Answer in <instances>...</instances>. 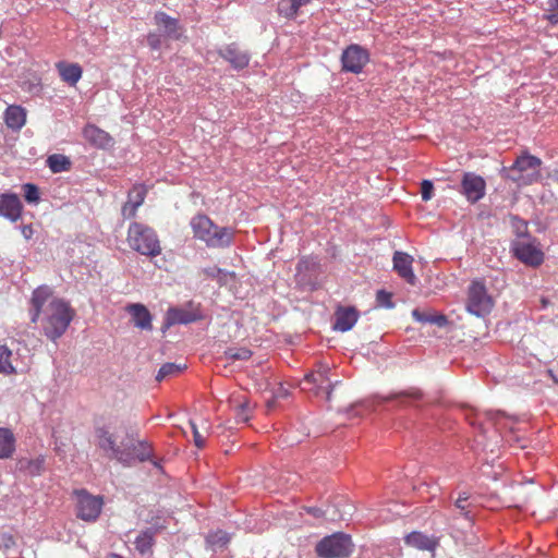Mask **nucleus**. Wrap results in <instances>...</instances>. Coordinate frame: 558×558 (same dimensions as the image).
Instances as JSON below:
<instances>
[{
  "instance_id": "obj_1",
  "label": "nucleus",
  "mask_w": 558,
  "mask_h": 558,
  "mask_svg": "<svg viewBox=\"0 0 558 558\" xmlns=\"http://www.w3.org/2000/svg\"><path fill=\"white\" fill-rule=\"evenodd\" d=\"M29 315L32 323H40L49 340L57 341L70 326L74 312L66 301L53 296L50 287L40 286L33 291Z\"/></svg>"
},
{
  "instance_id": "obj_2",
  "label": "nucleus",
  "mask_w": 558,
  "mask_h": 558,
  "mask_svg": "<svg viewBox=\"0 0 558 558\" xmlns=\"http://www.w3.org/2000/svg\"><path fill=\"white\" fill-rule=\"evenodd\" d=\"M95 444L107 458L117 460L125 468H131L136 462L148 461L153 454L147 441L136 439L128 432L121 436L107 426L95 429Z\"/></svg>"
},
{
  "instance_id": "obj_3",
  "label": "nucleus",
  "mask_w": 558,
  "mask_h": 558,
  "mask_svg": "<svg viewBox=\"0 0 558 558\" xmlns=\"http://www.w3.org/2000/svg\"><path fill=\"white\" fill-rule=\"evenodd\" d=\"M541 166L538 157L524 153L510 167H502L500 174L520 185H530L541 180Z\"/></svg>"
},
{
  "instance_id": "obj_4",
  "label": "nucleus",
  "mask_w": 558,
  "mask_h": 558,
  "mask_svg": "<svg viewBox=\"0 0 558 558\" xmlns=\"http://www.w3.org/2000/svg\"><path fill=\"white\" fill-rule=\"evenodd\" d=\"M128 240L130 246L142 255L155 257L161 253L156 232L143 223L133 222L130 225Z\"/></svg>"
},
{
  "instance_id": "obj_5",
  "label": "nucleus",
  "mask_w": 558,
  "mask_h": 558,
  "mask_svg": "<svg viewBox=\"0 0 558 558\" xmlns=\"http://www.w3.org/2000/svg\"><path fill=\"white\" fill-rule=\"evenodd\" d=\"M354 544L349 534L336 532L323 537L315 546L319 558H347L353 553Z\"/></svg>"
},
{
  "instance_id": "obj_6",
  "label": "nucleus",
  "mask_w": 558,
  "mask_h": 558,
  "mask_svg": "<svg viewBox=\"0 0 558 558\" xmlns=\"http://www.w3.org/2000/svg\"><path fill=\"white\" fill-rule=\"evenodd\" d=\"M493 307L494 300L485 283L478 279L473 280L468 288L466 311L476 317L485 318L490 314Z\"/></svg>"
},
{
  "instance_id": "obj_7",
  "label": "nucleus",
  "mask_w": 558,
  "mask_h": 558,
  "mask_svg": "<svg viewBox=\"0 0 558 558\" xmlns=\"http://www.w3.org/2000/svg\"><path fill=\"white\" fill-rule=\"evenodd\" d=\"M329 373V366L319 365L316 371L305 375L300 383L301 389L313 391L315 396H324L327 401H330L332 391L339 381L332 383Z\"/></svg>"
},
{
  "instance_id": "obj_8",
  "label": "nucleus",
  "mask_w": 558,
  "mask_h": 558,
  "mask_svg": "<svg viewBox=\"0 0 558 558\" xmlns=\"http://www.w3.org/2000/svg\"><path fill=\"white\" fill-rule=\"evenodd\" d=\"M368 62V50L357 44L349 45L341 53V65L343 72L360 74Z\"/></svg>"
},
{
  "instance_id": "obj_9",
  "label": "nucleus",
  "mask_w": 558,
  "mask_h": 558,
  "mask_svg": "<svg viewBox=\"0 0 558 558\" xmlns=\"http://www.w3.org/2000/svg\"><path fill=\"white\" fill-rule=\"evenodd\" d=\"M76 497L77 518L87 522L96 521L102 509V498L99 496H93L85 489L77 490Z\"/></svg>"
},
{
  "instance_id": "obj_10",
  "label": "nucleus",
  "mask_w": 558,
  "mask_h": 558,
  "mask_svg": "<svg viewBox=\"0 0 558 558\" xmlns=\"http://www.w3.org/2000/svg\"><path fill=\"white\" fill-rule=\"evenodd\" d=\"M485 192L486 182L481 175L474 172L463 173L461 179L460 193L465 196L468 202L471 204L477 203L485 196Z\"/></svg>"
},
{
  "instance_id": "obj_11",
  "label": "nucleus",
  "mask_w": 558,
  "mask_h": 558,
  "mask_svg": "<svg viewBox=\"0 0 558 558\" xmlns=\"http://www.w3.org/2000/svg\"><path fill=\"white\" fill-rule=\"evenodd\" d=\"M199 312L193 307L192 303L183 307H170L165 317L163 328H169L173 325H186L201 319Z\"/></svg>"
},
{
  "instance_id": "obj_12",
  "label": "nucleus",
  "mask_w": 558,
  "mask_h": 558,
  "mask_svg": "<svg viewBox=\"0 0 558 558\" xmlns=\"http://www.w3.org/2000/svg\"><path fill=\"white\" fill-rule=\"evenodd\" d=\"M515 257L522 263L536 267L544 260V253L533 241H518L513 246Z\"/></svg>"
},
{
  "instance_id": "obj_13",
  "label": "nucleus",
  "mask_w": 558,
  "mask_h": 558,
  "mask_svg": "<svg viewBox=\"0 0 558 558\" xmlns=\"http://www.w3.org/2000/svg\"><path fill=\"white\" fill-rule=\"evenodd\" d=\"M218 53L236 71L245 69L251 60V54L246 50H242L235 43L221 48Z\"/></svg>"
},
{
  "instance_id": "obj_14",
  "label": "nucleus",
  "mask_w": 558,
  "mask_h": 558,
  "mask_svg": "<svg viewBox=\"0 0 558 558\" xmlns=\"http://www.w3.org/2000/svg\"><path fill=\"white\" fill-rule=\"evenodd\" d=\"M413 257L404 252H395L392 262L393 269L398 272V275L403 278L409 284L416 286L417 278L413 272L412 264Z\"/></svg>"
},
{
  "instance_id": "obj_15",
  "label": "nucleus",
  "mask_w": 558,
  "mask_h": 558,
  "mask_svg": "<svg viewBox=\"0 0 558 558\" xmlns=\"http://www.w3.org/2000/svg\"><path fill=\"white\" fill-rule=\"evenodd\" d=\"M125 311L130 314L131 320L136 328L146 331L153 330V316L144 304H128Z\"/></svg>"
},
{
  "instance_id": "obj_16",
  "label": "nucleus",
  "mask_w": 558,
  "mask_h": 558,
  "mask_svg": "<svg viewBox=\"0 0 558 558\" xmlns=\"http://www.w3.org/2000/svg\"><path fill=\"white\" fill-rule=\"evenodd\" d=\"M359 312L353 306H339L335 312V322L332 328L335 330L347 332L353 328L359 319Z\"/></svg>"
},
{
  "instance_id": "obj_17",
  "label": "nucleus",
  "mask_w": 558,
  "mask_h": 558,
  "mask_svg": "<svg viewBox=\"0 0 558 558\" xmlns=\"http://www.w3.org/2000/svg\"><path fill=\"white\" fill-rule=\"evenodd\" d=\"M23 205L16 194L5 193L0 195V216L16 221L22 214Z\"/></svg>"
},
{
  "instance_id": "obj_18",
  "label": "nucleus",
  "mask_w": 558,
  "mask_h": 558,
  "mask_svg": "<svg viewBox=\"0 0 558 558\" xmlns=\"http://www.w3.org/2000/svg\"><path fill=\"white\" fill-rule=\"evenodd\" d=\"M190 226L194 238L206 243L217 225L208 216L199 214L191 219Z\"/></svg>"
},
{
  "instance_id": "obj_19",
  "label": "nucleus",
  "mask_w": 558,
  "mask_h": 558,
  "mask_svg": "<svg viewBox=\"0 0 558 558\" xmlns=\"http://www.w3.org/2000/svg\"><path fill=\"white\" fill-rule=\"evenodd\" d=\"M83 135L92 145L106 149L113 145V140L106 131L97 128L94 124H88L83 130Z\"/></svg>"
},
{
  "instance_id": "obj_20",
  "label": "nucleus",
  "mask_w": 558,
  "mask_h": 558,
  "mask_svg": "<svg viewBox=\"0 0 558 558\" xmlns=\"http://www.w3.org/2000/svg\"><path fill=\"white\" fill-rule=\"evenodd\" d=\"M234 232L232 228L216 226L205 243L210 248H227L232 245Z\"/></svg>"
},
{
  "instance_id": "obj_21",
  "label": "nucleus",
  "mask_w": 558,
  "mask_h": 558,
  "mask_svg": "<svg viewBox=\"0 0 558 558\" xmlns=\"http://www.w3.org/2000/svg\"><path fill=\"white\" fill-rule=\"evenodd\" d=\"M407 545L420 550L434 551L439 545V539L435 536H427L421 532H411L404 537Z\"/></svg>"
},
{
  "instance_id": "obj_22",
  "label": "nucleus",
  "mask_w": 558,
  "mask_h": 558,
  "mask_svg": "<svg viewBox=\"0 0 558 558\" xmlns=\"http://www.w3.org/2000/svg\"><path fill=\"white\" fill-rule=\"evenodd\" d=\"M146 189L143 185H135L129 192L128 202L122 207L124 217L131 218L136 214L137 208L144 203Z\"/></svg>"
},
{
  "instance_id": "obj_23",
  "label": "nucleus",
  "mask_w": 558,
  "mask_h": 558,
  "mask_svg": "<svg viewBox=\"0 0 558 558\" xmlns=\"http://www.w3.org/2000/svg\"><path fill=\"white\" fill-rule=\"evenodd\" d=\"M45 470V458L37 457L35 459L29 458H20L15 463V471L27 475V476H38Z\"/></svg>"
},
{
  "instance_id": "obj_24",
  "label": "nucleus",
  "mask_w": 558,
  "mask_h": 558,
  "mask_svg": "<svg viewBox=\"0 0 558 558\" xmlns=\"http://www.w3.org/2000/svg\"><path fill=\"white\" fill-rule=\"evenodd\" d=\"M56 66L61 80L70 86L76 85V83L82 77L83 70L77 63H66L64 61H60L56 64Z\"/></svg>"
},
{
  "instance_id": "obj_25",
  "label": "nucleus",
  "mask_w": 558,
  "mask_h": 558,
  "mask_svg": "<svg viewBox=\"0 0 558 558\" xmlns=\"http://www.w3.org/2000/svg\"><path fill=\"white\" fill-rule=\"evenodd\" d=\"M155 23L163 27L167 37L179 39L181 36L179 21L165 12H157L154 16Z\"/></svg>"
},
{
  "instance_id": "obj_26",
  "label": "nucleus",
  "mask_w": 558,
  "mask_h": 558,
  "mask_svg": "<svg viewBox=\"0 0 558 558\" xmlns=\"http://www.w3.org/2000/svg\"><path fill=\"white\" fill-rule=\"evenodd\" d=\"M4 121L12 130L22 129L26 122L25 110L21 106H9L4 112Z\"/></svg>"
},
{
  "instance_id": "obj_27",
  "label": "nucleus",
  "mask_w": 558,
  "mask_h": 558,
  "mask_svg": "<svg viewBox=\"0 0 558 558\" xmlns=\"http://www.w3.org/2000/svg\"><path fill=\"white\" fill-rule=\"evenodd\" d=\"M311 0H281L278 3L277 11L279 15L293 20L298 16L300 8L308 4Z\"/></svg>"
},
{
  "instance_id": "obj_28",
  "label": "nucleus",
  "mask_w": 558,
  "mask_h": 558,
  "mask_svg": "<svg viewBox=\"0 0 558 558\" xmlns=\"http://www.w3.org/2000/svg\"><path fill=\"white\" fill-rule=\"evenodd\" d=\"M15 451V437L9 428L0 427V459L10 458Z\"/></svg>"
},
{
  "instance_id": "obj_29",
  "label": "nucleus",
  "mask_w": 558,
  "mask_h": 558,
  "mask_svg": "<svg viewBox=\"0 0 558 558\" xmlns=\"http://www.w3.org/2000/svg\"><path fill=\"white\" fill-rule=\"evenodd\" d=\"M46 163L52 173L69 171L72 167L70 158L61 154L48 156Z\"/></svg>"
},
{
  "instance_id": "obj_30",
  "label": "nucleus",
  "mask_w": 558,
  "mask_h": 558,
  "mask_svg": "<svg viewBox=\"0 0 558 558\" xmlns=\"http://www.w3.org/2000/svg\"><path fill=\"white\" fill-rule=\"evenodd\" d=\"M412 317L418 323H423V324L428 323V324L436 325L438 327H445L448 324V318L445 315H442V314L429 315V314H426V313L420 311L418 308H414L412 311Z\"/></svg>"
},
{
  "instance_id": "obj_31",
  "label": "nucleus",
  "mask_w": 558,
  "mask_h": 558,
  "mask_svg": "<svg viewBox=\"0 0 558 558\" xmlns=\"http://www.w3.org/2000/svg\"><path fill=\"white\" fill-rule=\"evenodd\" d=\"M154 537H155V531L151 529H147V530L141 532L134 542L135 548L142 555L149 553L154 545Z\"/></svg>"
},
{
  "instance_id": "obj_32",
  "label": "nucleus",
  "mask_w": 558,
  "mask_h": 558,
  "mask_svg": "<svg viewBox=\"0 0 558 558\" xmlns=\"http://www.w3.org/2000/svg\"><path fill=\"white\" fill-rule=\"evenodd\" d=\"M185 368H186V364H184V363L183 364H181V363H165L159 368V371L156 375V380L161 381L166 378L174 377V376L179 375L180 373H182Z\"/></svg>"
},
{
  "instance_id": "obj_33",
  "label": "nucleus",
  "mask_w": 558,
  "mask_h": 558,
  "mask_svg": "<svg viewBox=\"0 0 558 558\" xmlns=\"http://www.w3.org/2000/svg\"><path fill=\"white\" fill-rule=\"evenodd\" d=\"M12 351L7 345H0V373L4 375L15 374L11 363Z\"/></svg>"
},
{
  "instance_id": "obj_34",
  "label": "nucleus",
  "mask_w": 558,
  "mask_h": 558,
  "mask_svg": "<svg viewBox=\"0 0 558 558\" xmlns=\"http://www.w3.org/2000/svg\"><path fill=\"white\" fill-rule=\"evenodd\" d=\"M483 415L489 423L495 426L498 432L508 427L507 423H504V421H508L510 417L507 416L504 412L489 410L485 411Z\"/></svg>"
},
{
  "instance_id": "obj_35",
  "label": "nucleus",
  "mask_w": 558,
  "mask_h": 558,
  "mask_svg": "<svg viewBox=\"0 0 558 558\" xmlns=\"http://www.w3.org/2000/svg\"><path fill=\"white\" fill-rule=\"evenodd\" d=\"M545 19L553 25L558 24V0H546L544 3Z\"/></svg>"
},
{
  "instance_id": "obj_36",
  "label": "nucleus",
  "mask_w": 558,
  "mask_h": 558,
  "mask_svg": "<svg viewBox=\"0 0 558 558\" xmlns=\"http://www.w3.org/2000/svg\"><path fill=\"white\" fill-rule=\"evenodd\" d=\"M24 198L29 204H37L39 202V190L33 183H25L23 186Z\"/></svg>"
},
{
  "instance_id": "obj_37",
  "label": "nucleus",
  "mask_w": 558,
  "mask_h": 558,
  "mask_svg": "<svg viewBox=\"0 0 558 558\" xmlns=\"http://www.w3.org/2000/svg\"><path fill=\"white\" fill-rule=\"evenodd\" d=\"M230 536L227 532L217 531L215 533H210L207 536V542L211 545L225 546L229 543Z\"/></svg>"
},
{
  "instance_id": "obj_38",
  "label": "nucleus",
  "mask_w": 558,
  "mask_h": 558,
  "mask_svg": "<svg viewBox=\"0 0 558 558\" xmlns=\"http://www.w3.org/2000/svg\"><path fill=\"white\" fill-rule=\"evenodd\" d=\"M392 294L385 291V290H378L376 293V303L378 306L384 308H393L395 303L391 300Z\"/></svg>"
},
{
  "instance_id": "obj_39",
  "label": "nucleus",
  "mask_w": 558,
  "mask_h": 558,
  "mask_svg": "<svg viewBox=\"0 0 558 558\" xmlns=\"http://www.w3.org/2000/svg\"><path fill=\"white\" fill-rule=\"evenodd\" d=\"M201 272L206 276L207 278L217 279L218 281H222L223 278L228 275V271L217 267V266H210L203 268Z\"/></svg>"
},
{
  "instance_id": "obj_40",
  "label": "nucleus",
  "mask_w": 558,
  "mask_h": 558,
  "mask_svg": "<svg viewBox=\"0 0 558 558\" xmlns=\"http://www.w3.org/2000/svg\"><path fill=\"white\" fill-rule=\"evenodd\" d=\"M226 355H227L228 360H231V361L248 360L252 355V352L245 348L229 349L228 351H226Z\"/></svg>"
},
{
  "instance_id": "obj_41",
  "label": "nucleus",
  "mask_w": 558,
  "mask_h": 558,
  "mask_svg": "<svg viewBox=\"0 0 558 558\" xmlns=\"http://www.w3.org/2000/svg\"><path fill=\"white\" fill-rule=\"evenodd\" d=\"M468 500L469 495L466 493L460 494L454 502V506L462 511V514L465 519L472 520L470 511L466 510L469 507Z\"/></svg>"
},
{
  "instance_id": "obj_42",
  "label": "nucleus",
  "mask_w": 558,
  "mask_h": 558,
  "mask_svg": "<svg viewBox=\"0 0 558 558\" xmlns=\"http://www.w3.org/2000/svg\"><path fill=\"white\" fill-rule=\"evenodd\" d=\"M421 195L424 202L430 201L434 195V184L430 180H423L421 183Z\"/></svg>"
},
{
  "instance_id": "obj_43",
  "label": "nucleus",
  "mask_w": 558,
  "mask_h": 558,
  "mask_svg": "<svg viewBox=\"0 0 558 558\" xmlns=\"http://www.w3.org/2000/svg\"><path fill=\"white\" fill-rule=\"evenodd\" d=\"M421 396L422 395L418 390L403 391L400 393L390 395L389 397H386L385 400L390 401V400H395V399H405V398H411V399L417 400L421 398Z\"/></svg>"
},
{
  "instance_id": "obj_44",
  "label": "nucleus",
  "mask_w": 558,
  "mask_h": 558,
  "mask_svg": "<svg viewBox=\"0 0 558 558\" xmlns=\"http://www.w3.org/2000/svg\"><path fill=\"white\" fill-rule=\"evenodd\" d=\"M250 420L248 407L246 403H241L236 410V422L246 423Z\"/></svg>"
},
{
  "instance_id": "obj_45",
  "label": "nucleus",
  "mask_w": 558,
  "mask_h": 558,
  "mask_svg": "<svg viewBox=\"0 0 558 558\" xmlns=\"http://www.w3.org/2000/svg\"><path fill=\"white\" fill-rule=\"evenodd\" d=\"M147 44L153 50H158L161 47V37L158 34L149 33L147 36Z\"/></svg>"
},
{
  "instance_id": "obj_46",
  "label": "nucleus",
  "mask_w": 558,
  "mask_h": 558,
  "mask_svg": "<svg viewBox=\"0 0 558 558\" xmlns=\"http://www.w3.org/2000/svg\"><path fill=\"white\" fill-rule=\"evenodd\" d=\"M191 427L193 432L195 446L199 449L203 448L205 446V437L202 436V434L197 429V426L193 422H191Z\"/></svg>"
},
{
  "instance_id": "obj_47",
  "label": "nucleus",
  "mask_w": 558,
  "mask_h": 558,
  "mask_svg": "<svg viewBox=\"0 0 558 558\" xmlns=\"http://www.w3.org/2000/svg\"><path fill=\"white\" fill-rule=\"evenodd\" d=\"M329 508H327L326 510L319 508V507H308L306 508V512L312 514L313 517L319 519V518H324L328 514L329 512Z\"/></svg>"
},
{
  "instance_id": "obj_48",
  "label": "nucleus",
  "mask_w": 558,
  "mask_h": 558,
  "mask_svg": "<svg viewBox=\"0 0 558 558\" xmlns=\"http://www.w3.org/2000/svg\"><path fill=\"white\" fill-rule=\"evenodd\" d=\"M21 233L25 240L32 239L34 234L33 227L31 225H25L21 228Z\"/></svg>"
},
{
  "instance_id": "obj_49",
  "label": "nucleus",
  "mask_w": 558,
  "mask_h": 558,
  "mask_svg": "<svg viewBox=\"0 0 558 558\" xmlns=\"http://www.w3.org/2000/svg\"><path fill=\"white\" fill-rule=\"evenodd\" d=\"M289 395V391L286 387H283L282 385H280V387L276 390V397L277 398H286L288 397Z\"/></svg>"
},
{
  "instance_id": "obj_50",
  "label": "nucleus",
  "mask_w": 558,
  "mask_h": 558,
  "mask_svg": "<svg viewBox=\"0 0 558 558\" xmlns=\"http://www.w3.org/2000/svg\"><path fill=\"white\" fill-rule=\"evenodd\" d=\"M465 410H466V413H465V417H466V420H469V421H470V424H471V425L475 426V425H476V422H475V421H473V420H471V416H470V414H469V412H472L473 410H472V409H465Z\"/></svg>"
},
{
  "instance_id": "obj_51",
  "label": "nucleus",
  "mask_w": 558,
  "mask_h": 558,
  "mask_svg": "<svg viewBox=\"0 0 558 558\" xmlns=\"http://www.w3.org/2000/svg\"><path fill=\"white\" fill-rule=\"evenodd\" d=\"M110 558H122V557L119 555H112Z\"/></svg>"
}]
</instances>
